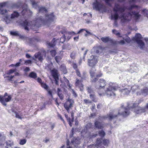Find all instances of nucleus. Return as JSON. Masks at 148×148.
Wrapping results in <instances>:
<instances>
[{
    "mask_svg": "<svg viewBox=\"0 0 148 148\" xmlns=\"http://www.w3.org/2000/svg\"><path fill=\"white\" fill-rule=\"evenodd\" d=\"M37 81L40 83L41 86L44 89H47V85L45 83L42 82L41 79L39 78L38 77L37 79Z\"/></svg>",
    "mask_w": 148,
    "mask_h": 148,
    "instance_id": "6ab92c4d",
    "label": "nucleus"
},
{
    "mask_svg": "<svg viewBox=\"0 0 148 148\" xmlns=\"http://www.w3.org/2000/svg\"><path fill=\"white\" fill-rule=\"evenodd\" d=\"M96 143L95 145L92 144L88 146V148H98L102 144L104 146H108L109 144V141L108 139L98 138L96 140Z\"/></svg>",
    "mask_w": 148,
    "mask_h": 148,
    "instance_id": "39448f33",
    "label": "nucleus"
},
{
    "mask_svg": "<svg viewBox=\"0 0 148 148\" xmlns=\"http://www.w3.org/2000/svg\"><path fill=\"white\" fill-rule=\"evenodd\" d=\"M28 77L30 78L35 79L37 77V75H28Z\"/></svg>",
    "mask_w": 148,
    "mask_h": 148,
    "instance_id": "5fc2aeb1",
    "label": "nucleus"
},
{
    "mask_svg": "<svg viewBox=\"0 0 148 148\" xmlns=\"http://www.w3.org/2000/svg\"><path fill=\"white\" fill-rule=\"evenodd\" d=\"M83 79V78H82L80 81L78 79H76V81L75 83V86L79 87L81 91H83L84 89V85L82 83V82Z\"/></svg>",
    "mask_w": 148,
    "mask_h": 148,
    "instance_id": "dca6fc26",
    "label": "nucleus"
},
{
    "mask_svg": "<svg viewBox=\"0 0 148 148\" xmlns=\"http://www.w3.org/2000/svg\"><path fill=\"white\" fill-rule=\"evenodd\" d=\"M98 58L97 56H91L88 59V65L91 67H93L95 66L97 62Z\"/></svg>",
    "mask_w": 148,
    "mask_h": 148,
    "instance_id": "f8f14e48",
    "label": "nucleus"
},
{
    "mask_svg": "<svg viewBox=\"0 0 148 148\" xmlns=\"http://www.w3.org/2000/svg\"><path fill=\"white\" fill-rule=\"evenodd\" d=\"M12 99L11 95H8L7 93L5 92L3 96L0 95V102L4 106H6V102L10 101Z\"/></svg>",
    "mask_w": 148,
    "mask_h": 148,
    "instance_id": "1a4fd4ad",
    "label": "nucleus"
},
{
    "mask_svg": "<svg viewBox=\"0 0 148 148\" xmlns=\"http://www.w3.org/2000/svg\"><path fill=\"white\" fill-rule=\"evenodd\" d=\"M11 35L18 36L19 38L22 39H23L25 38V36H23L21 35L20 34L17 32H10Z\"/></svg>",
    "mask_w": 148,
    "mask_h": 148,
    "instance_id": "5701e85b",
    "label": "nucleus"
},
{
    "mask_svg": "<svg viewBox=\"0 0 148 148\" xmlns=\"http://www.w3.org/2000/svg\"><path fill=\"white\" fill-rule=\"evenodd\" d=\"M101 40L104 42L107 43L110 42L114 44V41L111 38L108 37H102L101 38Z\"/></svg>",
    "mask_w": 148,
    "mask_h": 148,
    "instance_id": "412c9836",
    "label": "nucleus"
},
{
    "mask_svg": "<svg viewBox=\"0 0 148 148\" xmlns=\"http://www.w3.org/2000/svg\"><path fill=\"white\" fill-rule=\"evenodd\" d=\"M102 51V48L101 47H99L97 49H96V53H97L101 52Z\"/></svg>",
    "mask_w": 148,
    "mask_h": 148,
    "instance_id": "8fccbe9b",
    "label": "nucleus"
},
{
    "mask_svg": "<svg viewBox=\"0 0 148 148\" xmlns=\"http://www.w3.org/2000/svg\"><path fill=\"white\" fill-rule=\"evenodd\" d=\"M131 88H125L120 90V91L125 95L129 94L131 91Z\"/></svg>",
    "mask_w": 148,
    "mask_h": 148,
    "instance_id": "aec40b11",
    "label": "nucleus"
},
{
    "mask_svg": "<svg viewBox=\"0 0 148 148\" xmlns=\"http://www.w3.org/2000/svg\"><path fill=\"white\" fill-rule=\"evenodd\" d=\"M90 98L93 101L95 102H97V100L95 98V94L94 93L90 94Z\"/></svg>",
    "mask_w": 148,
    "mask_h": 148,
    "instance_id": "72a5a7b5",
    "label": "nucleus"
},
{
    "mask_svg": "<svg viewBox=\"0 0 148 148\" xmlns=\"http://www.w3.org/2000/svg\"><path fill=\"white\" fill-rule=\"evenodd\" d=\"M142 12L144 16L147 17L148 18V10L146 9H144L142 10Z\"/></svg>",
    "mask_w": 148,
    "mask_h": 148,
    "instance_id": "58836bf2",
    "label": "nucleus"
},
{
    "mask_svg": "<svg viewBox=\"0 0 148 148\" xmlns=\"http://www.w3.org/2000/svg\"><path fill=\"white\" fill-rule=\"evenodd\" d=\"M61 33L63 34L62 37L60 39V42L62 43H63L65 41L66 37L68 40L70 39V37L69 36V35H75L76 34L74 32H67L65 29H63L61 31Z\"/></svg>",
    "mask_w": 148,
    "mask_h": 148,
    "instance_id": "0eeeda50",
    "label": "nucleus"
},
{
    "mask_svg": "<svg viewBox=\"0 0 148 148\" xmlns=\"http://www.w3.org/2000/svg\"><path fill=\"white\" fill-rule=\"evenodd\" d=\"M55 59L56 62L58 63V62L61 60V58L60 56H56L55 57Z\"/></svg>",
    "mask_w": 148,
    "mask_h": 148,
    "instance_id": "864d4df0",
    "label": "nucleus"
},
{
    "mask_svg": "<svg viewBox=\"0 0 148 148\" xmlns=\"http://www.w3.org/2000/svg\"><path fill=\"white\" fill-rule=\"evenodd\" d=\"M19 16V14L16 11H14L11 14V17H10L9 16V19L10 20V22L12 21V19H14L15 18Z\"/></svg>",
    "mask_w": 148,
    "mask_h": 148,
    "instance_id": "4be33fe9",
    "label": "nucleus"
},
{
    "mask_svg": "<svg viewBox=\"0 0 148 148\" xmlns=\"http://www.w3.org/2000/svg\"><path fill=\"white\" fill-rule=\"evenodd\" d=\"M74 103L73 100L69 98L64 103V107L68 112H69L70 109L73 107Z\"/></svg>",
    "mask_w": 148,
    "mask_h": 148,
    "instance_id": "9d476101",
    "label": "nucleus"
},
{
    "mask_svg": "<svg viewBox=\"0 0 148 148\" xmlns=\"http://www.w3.org/2000/svg\"><path fill=\"white\" fill-rule=\"evenodd\" d=\"M60 39H55V38H53L51 42H47V45L50 47H53L54 46L57 42H60Z\"/></svg>",
    "mask_w": 148,
    "mask_h": 148,
    "instance_id": "f3484780",
    "label": "nucleus"
},
{
    "mask_svg": "<svg viewBox=\"0 0 148 148\" xmlns=\"http://www.w3.org/2000/svg\"><path fill=\"white\" fill-rule=\"evenodd\" d=\"M93 6L96 10L99 11H103L106 10V8L104 5L101 3L96 0L93 3Z\"/></svg>",
    "mask_w": 148,
    "mask_h": 148,
    "instance_id": "9b49d317",
    "label": "nucleus"
},
{
    "mask_svg": "<svg viewBox=\"0 0 148 148\" xmlns=\"http://www.w3.org/2000/svg\"><path fill=\"white\" fill-rule=\"evenodd\" d=\"M72 66L73 68L75 69H77V64L75 63H73L72 64Z\"/></svg>",
    "mask_w": 148,
    "mask_h": 148,
    "instance_id": "69168bd1",
    "label": "nucleus"
},
{
    "mask_svg": "<svg viewBox=\"0 0 148 148\" xmlns=\"http://www.w3.org/2000/svg\"><path fill=\"white\" fill-rule=\"evenodd\" d=\"M119 115H121L119 114V113L117 115H113L112 113H110L109 114H107V116H102V119H105L107 118L109 120H111L112 119L116 118Z\"/></svg>",
    "mask_w": 148,
    "mask_h": 148,
    "instance_id": "4468645a",
    "label": "nucleus"
},
{
    "mask_svg": "<svg viewBox=\"0 0 148 148\" xmlns=\"http://www.w3.org/2000/svg\"><path fill=\"white\" fill-rule=\"evenodd\" d=\"M45 89L47 90V91L48 94L51 97H53L52 91V90H49V87L48 86L47 89Z\"/></svg>",
    "mask_w": 148,
    "mask_h": 148,
    "instance_id": "a19ab883",
    "label": "nucleus"
},
{
    "mask_svg": "<svg viewBox=\"0 0 148 148\" xmlns=\"http://www.w3.org/2000/svg\"><path fill=\"white\" fill-rule=\"evenodd\" d=\"M46 56V52L45 50L40 52H39L35 53L34 56L33 58V60L36 61H42L44 58H45Z\"/></svg>",
    "mask_w": 148,
    "mask_h": 148,
    "instance_id": "6e6552de",
    "label": "nucleus"
},
{
    "mask_svg": "<svg viewBox=\"0 0 148 148\" xmlns=\"http://www.w3.org/2000/svg\"><path fill=\"white\" fill-rule=\"evenodd\" d=\"M96 116V113L95 112L92 113L90 114V115L89 116V118H92L93 117L95 116Z\"/></svg>",
    "mask_w": 148,
    "mask_h": 148,
    "instance_id": "4d7b16f0",
    "label": "nucleus"
},
{
    "mask_svg": "<svg viewBox=\"0 0 148 148\" xmlns=\"http://www.w3.org/2000/svg\"><path fill=\"white\" fill-rule=\"evenodd\" d=\"M138 8V7L137 6L133 5H131L128 8V9L129 10H131L134 8Z\"/></svg>",
    "mask_w": 148,
    "mask_h": 148,
    "instance_id": "a18cd8bd",
    "label": "nucleus"
},
{
    "mask_svg": "<svg viewBox=\"0 0 148 148\" xmlns=\"http://www.w3.org/2000/svg\"><path fill=\"white\" fill-rule=\"evenodd\" d=\"M98 134L101 138L104 137L106 133L103 130H101L98 132Z\"/></svg>",
    "mask_w": 148,
    "mask_h": 148,
    "instance_id": "473e14b6",
    "label": "nucleus"
},
{
    "mask_svg": "<svg viewBox=\"0 0 148 148\" xmlns=\"http://www.w3.org/2000/svg\"><path fill=\"white\" fill-rule=\"evenodd\" d=\"M102 75H97V77L95 78L94 79H93V77H94V75H91V77L92 78V82H95L98 79L97 78V77H100Z\"/></svg>",
    "mask_w": 148,
    "mask_h": 148,
    "instance_id": "4c0bfd02",
    "label": "nucleus"
},
{
    "mask_svg": "<svg viewBox=\"0 0 148 148\" xmlns=\"http://www.w3.org/2000/svg\"><path fill=\"white\" fill-rule=\"evenodd\" d=\"M119 87L117 85L113 83H110L109 86L105 91V94L109 97H115L116 94L114 92Z\"/></svg>",
    "mask_w": 148,
    "mask_h": 148,
    "instance_id": "20e7f679",
    "label": "nucleus"
},
{
    "mask_svg": "<svg viewBox=\"0 0 148 148\" xmlns=\"http://www.w3.org/2000/svg\"><path fill=\"white\" fill-rule=\"evenodd\" d=\"M13 112H14L16 114L15 117L18 118L19 119H22V113H21L20 114V115H19L18 113L16 111H13Z\"/></svg>",
    "mask_w": 148,
    "mask_h": 148,
    "instance_id": "f704fd0d",
    "label": "nucleus"
},
{
    "mask_svg": "<svg viewBox=\"0 0 148 148\" xmlns=\"http://www.w3.org/2000/svg\"><path fill=\"white\" fill-rule=\"evenodd\" d=\"M102 107V105L101 103H99L97 106V109H100Z\"/></svg>",
    "mask_w": 148,
    "mask_h": 148,
    "instance_id": "0e129e2a",
    "label": "nucleus"
},
{
    "mask_svg": "<svg viewBox=\"0 0 148 148\" xmlns=\"http://www.w3.org/2000/svg\"><path fill=\"white\" fill-rule=\"evenodd\" d=\"M136 40L137 39L140 40L142 38V36L141 35L139 34H136Z\"/></svg>",
    "mask_w": 148,
    "mask_h": 148,
    "instance_id": "49530a36",
    "label": "nucleus"
},
{
    "mask_svg": "<svg viewBox=\"0 0 148 148\" xmlns=\"http://www.w3.org/2000/svg\"><path fill=\"white\" fill-rule=\"evenodd\" d=\"M84 102L86 103H91V101H88L87 99H84Z\"/></svg>",
    "mask_w": 148,
    "mask_h": 148,
    "instance_id": "774afa93",
    "label": "nucleus"
},
{
    "mask_svg": "<svg viewBox=\"0 0 148 148\" xmlns=\"http://www.w3.org/2000/svg\"><path fill=\"white\" fill-rule=\"evenodd\" d=\"M47 11V10L45 8L43 7H41L39 8V12L40 13H46Z\"/></svg>",
    "mask_w": 148,
    "mask_h": 148,
    "instance_id": "e433bc0d",
    "label": "nucleus"
},
{
    "mask_svg": "<svg viewBox=\"0 0 148 148\" xmlns=\"http://www.w3.org/2000/svg\"><path fill=\"white\" fill-rule=\"evenodd\" d=\"M141 102V100H139L138 102L136 101L135 102L131 104H132V106H131V104L128 103L127 107L125 108H124V111L121 113H120V112H119V114H120L121 115L123 116V117L127 116L130 114V112L129 110L130 108H134L137 107L138 106L139 104Z\"/></svg>",
    "mask_w": 148,
    "mask_h": 148,
    "instance_id": "423d86ee",
    "label": "nucleus"
},
{
    "mask_svg": "<svg viewBox=\"0 0 148 148\" xmlns=\"http://www.w3.org/2000/svg\"><path fill=\"white\" fill-rule=\"evenodd\" d=\"M20 62H18L15 64H12L11 65V66L12 67H14V66L16 67H18L20 66Z\"/></svg>",
    "mask_w": 148,
    "mask_h": 148,
    "instance_id": "052dcab7",
    "label": "nucleus"
},
{
    "mask_svg": "<svg viewBox=\"0 0 148 148\" xmlns=\"http://www.w3.org/2000/svg\"><path fill=\"white\" fill-rule=\"evenodd\" d=\"M8 11L6 10L0 9V14L2 15H5L4 20L7 23H8L10 22V20L9 19V15L7 14Z\"/></svg>",
    "mask_w": 148,
    "mask_h": 148,
    "instance_id": "ddd939ff",
    "label": "nucleus"
},
{
    "mask_svg": "<svg viewBox=\"0 0 148 148\" xmlns=\"http://www.w3.org/2000/svg\"><path fill=\"white\" fill-rule=\"evenodd\" d=\"M126 8L125 6H121L117 3L115 4L114 7L113 8L114 14L111 15L112 18L115 20L114 23V26H117L116 20L118 18L121 19L122 23H125L129 21L131 19L132 16H133L136 20H138L140 18V15L139 14L138 12L137 11H133L129 13H124V12Z\"/></svg>",
    "mask_w": 148,
    "mask_h": 148,
    "instance_id": "f257e3e1",
    "label": "nucleus"
},
{
    "mask_svg": "<svg viewBox=\"0 0 148 148\" xmlns=\"http://www.w3.org/2000/svg\"><path fill=\"white\" fill-rule=\"evenodd\" d=\"M57 93L58 95V96L59 97L60 99L61 100H62L64 98V95L62 93V91L61 90V89L59 88H58L57 89Z\"/></svg>",
    "mask_w": 148,
    "mask_h": 148,
    "instance_id": "c85d7f7f",
    "label": "nucleus"
},
{
    "mask_svg": "<svg viewBox=\"0 0 148 148\" xmlns=\"http://www.w3.org/2000/svg\"><path fill=\"white\" fill-rule=\"evenodd\" d=\"M95 69L94 68H92L90 71V74H94L95 73Z\"/></svg>",
    "mask_w": 148,
    "mask_h": 148,
    "instance_id": "603ef678",
    "label": "nucleus"
},
{
    "mask_svg": "<svg viewBox=\"0 0 148 148\" xmlns=\"http://www.w3.org/2000/svg\"><path fill=\"white\" fill-rule=\"evenodd\" d=\"M51 54L52 56H54L56 55V52L55 50H53L50 51Z\"/></svg>",
    "mask_w": 148,
    "mask_h": 148,
    "instance_id": "3c124183",
    "label": "nucleus"
},
{
    "mask_svg": "<svg viewBox=\"0 0 148 148\" xmlns=\"http://www.w3.org/2000/svg\"><path fill=\"white\" fill-rule=\"evenodd\" d=\"M87 90L88 93H91L93 92V90L91 87H88L87 88Z\"/></svg>",
    "mask_w": 148,
    "mask_h": 148,
    "instance_id": "6e6d98bb",
    "label": "nucleus"
},
{
    "mask_svg": "<svg viewBox=\"0 0 148 148\" xmlns=\"http://www.w3.org/2000/svg\"><path fill=\"white\" fill-rule=\"evenodd\" d=\"M123 39L125 40L127 42H130V39L129 37H128L125 39L123 38Z\"/></svg>",
    "mask_w": 148,
    "mask_h": 148,
    "instance_id": "338daca9",
    "label": "nucleus"
},
{
    "mask_svg": "<svg viewBox=\"0 0 148 148\" xmlns=\"http://www.w3.org/2000/svg\"><path fill=\"white\" fill-rule=\"evenodd\" d=\"M136 42L139 45L141 49H143L144 48L145 43L142 40H140L137 39L136 40Z\"/></svg>",
    "mask_w": 148,
    "mask_h": 148,
    "instance_id": "b1692460",
    "label": "nucleus"
},
{
    "mask_svg": "<svg viewBox=\"0 0 148 148\" xmlns=\"http://www.w3.org/2000/svg\"><path fill=\"white\" fill-rule=\"evenodd\" d=\"M31 3L33 6V7L35 8H37L38 7V5L37 3H36L34 1L32 0L31 1Z\"/></svg>",
    "mask_w": 148,
    "mask_h": 148,
    "instance_id": "37998d69",
    "label": "nucleus"
},
{
    "mask_svg": "<svg viewBox=\"0 0 148 148\" xmlns=\"http://www.w3.org/2000/svg\"><path fill=\"white\" fill-rule=\"evenodd\" d=\"M14 73L15 74H18V73H16L15 70L14 69H11L9 71L8 73L7 74H11Z\"/></svg>",
    "mask_w": 148,
    "mask_h": 148,
    "instance_id": "de8ad7c7",
    "label": "nucleus"
},
{
    "mask_svg": "<svg viewBox=\"0 0 148 148\" xmlns=\"http://www.w3.org/2000/svg\"><path fill=\"white\" fill-rule=\"evenodd\" d=\"M62 48L63 49L69 50L71 48V46L70 45L68 44L67 45H64L62 47Z\"/></svg>",
    "mask_w": 148,
    "mask_h": 148,
    "instance_id": "79ce46f5",
    "label": "nucleus"
},
{
    "mask_svg": "<svg viewBox=\"0 0 148 148\" xmlns=\"http://www.w3.org/2000/svg\"><path fill=\"white\" fill-rule=\"evenodd\" d=\"M85 31H86V32L87 33V34H85V35L86 36H87L88 35H91V33L89 32V31L86 29Z\"/></svg>",
    "mask_w": 148,
    "mask_h": 148,
    "instance_id": "e2e57ef3",
    "label": "nucleus"
},
{
    "mask_svg": "<svg viewBox=\"0 0 148 148\" xmlns=\"http://www.w3.org/2000/svg\"><path fill=\"white\" fill-rule=\"evenodd\" d=\"M80 143L79 140L76 138H74L73 140L71 141V144H75V146H76L75 144H79Z\"/></svg>",
    "mask_w": 148,
    "mask_h": 148,
    "instance_id": "cd10ccee",
    "label": "nucleus"
},
{
    "mask_svg": "<svg viewBox=\"0 0 148 148\" xmlns=\"http://www.w3.org/2000/svg\"><path fill=\"white\" fill-rule=\"evenodd\" d=\"M60 69L63 72L64 74H66L67 73L66 67L64 65H61V66Z\"/></svg>",
    "mask_w": 148,
    "mask_h": 148,
    "instance_id": "2f4dec72",
    "label": "nucleus"
},
{
    "mask_svg": "<svg viewBox=\"0 0 148 148\" xmlns=\"http://www.w3.org/2000/svg\"><path fill=\"white\" fill-rule=\"evenodd\" d=\"M55 19V16L53 13L47 14L45 15V19H42L41 16L37 18L35 21L28 22L27 20L24 21L22 25L25 30H28L29 28L36 30L39 27L41 23L49 25L50 23Z\"/></svg>",
    "mask_w": 148,
    "mask_h": 148,
    "instance_id": "f03ea898",
    "label": "nucleus"
},
{
    "mask_svg": "<svg viewBox=\"0 0 148 148\" xmlns=\"http://www.w3.org/2000/svg\"><path fill=\"white\" fill-rule=\"evenodd\" d=\"M112 32L114 34H115L116 36H120V33L118 32V31L116 30L115 29H113L112 30Z\"/></svg>",
    "mask_w": 148,
    "mask_h": 148,
    "instance_id": "09e8293b",
    "label": "nucleus"
},
{
    "mask_svg": "<svg viewBox=\"0 0 148 148\" xmlns=\"http://www.w3.org/2000/svg\"><path fill=\"white\" fill-rule=\"evenodd\" d=\"M4 77H6L7 78V80H8L9 81L11 82L12 83L13 80H12V79L14 77V76H4Z\"/></svg>",
    "mask_w": 148,
    "mask_h": 148,
    "instance_id": "ea45409f",
    "label": "nucleus"
},
{
    "mask_svg": "<svg viewBox=\"0 0 148 148\" xmlns=\"http://www.w3.org/2000/svg\"><path fill=\"white\" fill-rule=\"evenodd\" d=\"M106 84V81L103 79H100L97 82L96 88L100 96L103 95L104 94L103 90L105 88Z\"/></svg>",
    "mask_w": 148,
    "mask_h": 148,
    "instance_id": "7ed1b4c3",
    "label": "nucleus"
},
{
    "mask_svg": "<svg viewBox=\"0 0 148 148\" xmlns=\"http://www.w3.org/2000/svg\"><path fill=\"white\" fill-rule=\"evenodd\" d=\"M53 77L55 80V84L56 85H58V82L59 81L58 75H52Z\"/></svg>",
    "mask_w": 148,
    "mask_h": 148,
    "instance_id": "c756f323",
    "label": "nucleus"
},
{
    "mask_svg": "<svg viewBox=\"0 0 148 148\" xmlns=\"http://www.w3.org/2000/svg\"><path fill=\"white\" fill-rule=\"evenodd\" d=\"M141 92L142 94L145 95H148V87H146L141 90Z\"/></svg>",
    "mask_w": 148,
    "mask_h": 148,
    "instance_id": "a878e982",
    "label": "nucleus"
},
{
    "mask_svg": "<svg viewBox=\"0 0 148 148\" xmlns=\"http://www.w3.org/2000/svg\"><path fill=\"white\" fill-rule=\"evenodd\" d=\"M72 93L73 95V96L76 97L77 96V94L75 92V91L73 89H72Z\"/></svg>",
    "mask_w": 148,
    "mask_h": 148,
    "instance_id": "680f3d73",
    "label": "nucleus"
},
{
    "mask_svg": "<svg viewBox=\"0 0 148 148\" xmlns=\"http://www.w3.org/2000/svg\"><path fill=\"white\" fill-rule=\"evenodd\" d=\"M52 66V63L49 64L46 67V69H49L51 73V74H58V71L56 69L51 68Z\"/></svg>",
    "mask_w": 148,
    "mask_h": 148,
    "instance_id": "2eb2a0df",
    "label": "nucleus"
},
{
    "mask_svg": "<svg viewBox=\"0 0 148 148\" xmlns=\"http://www.w3.org/2000/svg\"><path fill=\"white\" fill-rule=\"evenodd\" d=\"M26 142V140L25 139H21L20 140L19 144L21 145H23Z\"/></svg>",
    "mask_w": 148,
    "mask_h": 148,
    "instance_id": "c03bdc74",
    "label": "nucleus"
},
{
    "mask_svg": "<svg viewBox=\"0 0 148 148\" xmlns=\"http://www.w3.org/2000/svg\"><path fill=\"white\" fill-rule=\"evenodd\" d=\"M23 40H25L27 42V43L30 45L32 44L34 42L35 39L33 38H29L25 36V38Z\"/></svg>",
    "mask_w": 148,
    "mask_h": 148,
    "instance_id": "393cba45",
    "label": "nucleus"
},
{
    "mask_svg": "<svg viewBox=\"0 0 148 148\" xmlns=\"http://www.w3.org/2000/svg\"><path fill=\"white\" fill-rule=\"evenodd\" d=\"M92 124L91 123H88L84 128V131H86V132L88 129L92 128Z\"/></svg>",
    "mask_w": 148,
    "mask_h": 148,
    "instance_id": "bb28decb",
    "label": "nucleus"
},
{
    "mask_svg": "<svg viewBox=\"0 0 148 148\" xmlns=\"http://www.w3.org/2000/svg\"><path fill=\"white\" fill-rule=\"evenodd\" d=\"M94 124L95 127L98 129H102L104 127L103 124L97 121H95Z\"/></svg>",
    "mask_w": 148,
    "mask_h": 148,
    "instance_id": "a211bd4d",
    "label": "nucleus"
},
{
    "mask_svg": "<svg viewBox=\"0 0 148 148\" xmlns=\"http://www.w3.org/2000/svg\"><path fill=\"white\" fill-rule=\"evenodd\" d=\"M7 3L6 2L1 3L0 4V9H1V8L6 5Z\"/></svg>",
    "mask_w": 148,
    "mask_h": 148,
    "instance_id": "13d9d810",
    "label": "nucleus"
},
{
    "mask_svg": "<svg viewBox=\"0 0 148 148\" xmlns=\"http://www.w3.org/2000/svg\"><path fill=\"white\" fill-rule=\"evenodd\" d=\"M75 53L74 52H73L71 53L70 57L72 59H74L75 58Z\"/></svg>",
    "mask_w": 148,
    "mask_h": 148,
    "instance_id": "bf43d9fd",
    "label": "nucleus"
},
{
    "mask_svg": "<svg viewBox=\"0 0 148 148\" xmlns=\"http://www.w3.org/2000/svg\"><path fill=\"white\" fill-rule=\"evenodd\" d=\"M148 110V103H147L145 107L142 108L140 109V111L142 112H145Z\"/></svg>",
    "mask_w": 148,
    "mask_h": 148,
    "instance_id": "7c9ffc66",
    "label": "nucleus"
},
{
    "mask_svg": "<svg viewBox=\"0 0 148 148\" xmlns=\"http://www.w3.org/2000/svg\"><path fill=\"white\" fill-rule=\"evenodd\" d=\"M65 116L67 119V120L69 122V123L71 127L72 126V123L73 122L74 120L73 119H71L70 118L67 117V116L65 115Z\"/></svg>",
    "mask_w": 148,
    "mask_h": 148,
    "instance_id": "c9c22d12",
    "label": "nucleus"
}]
</instances>
